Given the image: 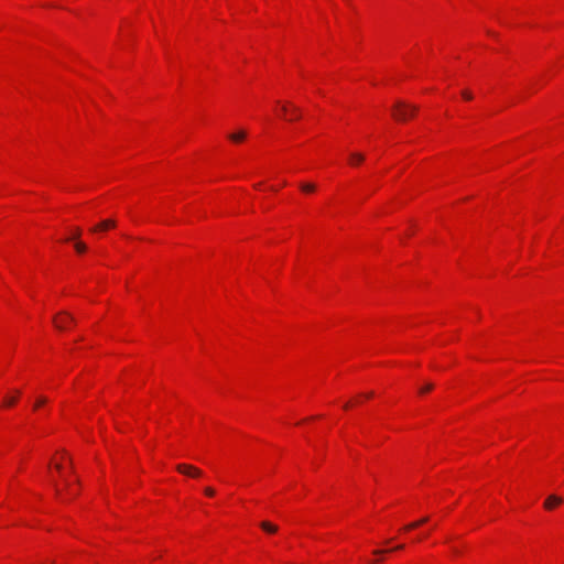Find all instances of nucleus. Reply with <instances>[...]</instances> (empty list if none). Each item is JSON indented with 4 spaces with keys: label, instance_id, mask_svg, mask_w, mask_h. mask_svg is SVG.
<instances>
[{
    "label": "nucleus",
    "instance_id": "obj_1",
    "mask_svg": "<svg viewBox=\"0 0 564 564\" xmlns=\"http://www.w3.org/2000/svg\"><path fill=\"white\" fill-rule=\"evenodd\" d=\"M417 106L398 100L392 108V116L398 121H405L417 112Z\"/></svg>",
    "mask_w": 564,
    "mask_h": 564
},
{
    "label": "nucleus",
    "instance_id": "obj_2",
    "mask_svg": "<svg viewBox=\"0 0 564 564\" xmlns=\"http://www.w3.org/2000/svg\"><path fill=\"white\" fill-rule=\"evenodd\" d=\"M53 323L57 329H66L69 324L75 323V318L67 312H61L53 318Z\"/></svg>",
    "mask_w": 564,
    "mask_h": 564
},
{
    "label": "nucleus",
    "instance_id": "obj_3",
    "mask_svg": "<svg viewBox=\"0 0 564 564\" xmlns=\"http://www.w3.org/2000/svg\"><path fill=\"white\" fill-rule=\"evenodd\" d=\"M176 469L178 473L193 478L200 477L203 474V471L199 468L188 464H180L176 466Z\"/></svg>",
    "mask_w": 564,
    "mask_h": 564
},
{
    "label": "nucleus",
    "instance_id": "obj_4",
    "mask_svg": "<svg viewBox=\"0 0 564 564\" xmlns=\"http://www.w3.org/2000/svg\"><path fill=\"white\" fill-rule=\"evenodd\" d=\"M563 502V499L556 495H550L544 501V508L546 510H553Z\"/></svg>",
    "mask_w": 564,
    "mask_h": 564
},
{
    "label": "nucleus",
    "instance_id": "obj_5",
    "mask_svg": "<svg viewBox=\"0 0 564 564\" xmlns=\"http://www.w3.org/2000/svg\"><path fill=\"white\" fill-rule=\"evenodd\" d=\"M115 226H116V221L113 219H106V220H102L101 223H99L94 228H91V231L96 232L98 230H106V229L112 228Z\"/></svg>",
    "mask_w": 564,
    "mask_h": 564
},
{
    "label": "nucleus",
    "instance_id": "obj_6",
    "mask_svg": "<svg viewBox=\"0 0 564 564\" xmlns=\"http://www.w3.org/2000/svg\"><path fill=\"white\" fill-rule=\"evenodd\" d=\"M260 527L263 531L268 532V533H275L278 532V527L271 522H268V521H262L260 523Z\"/></svg>",
    "mask_w": 564,
    "mask_h": 564
},
{
    "label": "nucleus",
    "instance_id": "obj_7",
    "mask_svg": "<svg viewBox=\"0 0 564 564\" xmlns=\"http://www.w3.org/2000/svg\"><path fill=\"white\" fill-rule=\"evenodd\" d=\"M427 521H429V517H424V518H422V519H420V520H417V521H414V522H412V523H410V524L405 525V527L403 528V530H404V531H409V530H412V529L419 528L420 525H422V524L426 523Z\"/></svg>",
    "mask_w": 564,
    "mask_h": 564
},
{
    "label": "nucleus",
    "instance_id": "obj_8",
    "mask_svg": "<svg viewBox=\"0 0 564 564\" xmlns=\"http://www.w3.org/2000/svg\"><path fill=\"white\" fill-rule=\"evenodd\" d=\"M364 160H365V156L361 153H351L350 158H349V161H350L351 164H359Z\"/></svg>",
    "mask_w": 564,
    "mask_h": 564
},
{
    "label": "nucleus",
    "instance_id": "obj_9",
    "mask_svg": "<svg viewBox=\"0 0 564 564\" xmlns=\"http://www.w3.org/2000/svg\"><path fill=\"white\" fill-rule=\"evenodd\" d=\"M245 138H246V132L245 131H239V132H236V133H231L229 135V139L232 140L234 142H240Z\"/></svg>",
    "mask_w": 564,
    "mask_h": 564
},
{
    "label": "nucleus",
    "instance_id": "obj_10",
    "mask_svg": "<svg viewBox=\"0 0 564 564\" xmlns=\"http://www.w3.org/2000/svg\"><path fill=\"white\" fill-rule=\"evenodd\" d=\"M301 189L305 193H312L315 191V185L312 183L301 184Z\"/></svg>",
    "mask_w": 564,
    "mask_h": 564
},
{
    "label": "nucleus",
    "instance_id": "obj_11",
    "mask_svg": "<svg viewBox=\"0 0 564 564\" xmlns=\"http://www.w3.org/2000/svg\"><path fill=\"white\" fill-rule=\"evenodd\" d=\"M74 247L78 253H84L87 250L86 245L80 241L76 242Z\"/></svg>",
    "mask_w": 564,
    "mask_h": 564
},
{
    "label": "nucleus",
    "instance_id": "obj_12",
    "mask_svg": "<svg viewBox=\"0 0 564 564\" xmlns=\"http://www.w3.org/2000/svg\"><path fill=\"white\" fill-rule=\"evenodd\" d=\"M46 402H47V399L45 397H43V395L39 397L34 404V409L40 408L41 405L45 404Z\"/></svg>",
    "mask_w": 564,
    "mask_h": 564
},
{
    "label": "nucleus",
    "instance_id": "obj_13",
    "mask_svg": "<svg viewBox=\"0 0 564 564\" xmlns=\"http://www.w3.org/2000/svg\"><path fill=\"white\" fill-rule=\"evenodd\" d=\"M403 549H404V545H403V544L397 545V546L394 547V550H403ZM389 551H390V550H388V551H383V550H376V551H373V554L378 555V554H382V553H386V552H389ZM391 551H393V549H392Z\"/></svg>",
    "mask_w": 564,
    "mask_h": 564
},
{
    "label": "nucleus",
    "instance_id": "obj_14",
    "mask_svg": "<svg viewBox=\"0 0 564 564\" xmlns=\"http://www.w3.org/2000/svg\"><path fill=\"white\" fill-rule=\"evenodd\" d=\"M291 111H292V113L294 115V119L300 118V116H301V111H300V109H299L296 106H293V105H292V106H291Z\"/></svg>",
    "mask_w": 564,
    "mask_h": 564
},
{
    "label": "nucleus",
    "instance_id": "obj_15",
    "mask_svg": "<svg viewBox=\"0 0 564 564\" xmlns=\"http://www.w3.org/2000/svg\"><path fill=\"white\" fill-rule=\"evenodd\" d=\"M15 401H17L15 397L7 398V399H4V405L11 406V405H13L15 403Z\"/></svg>",
    "mask_w": 564,
    "mask_h": 564
},
{
    "label": "nucleus",
    "instance_id": "obj_16",
    "mask_svg": "<svg viewBox=\"0 0 564 564\" xmlns=\"http://www.w3.org/2000/svg\"><path fill=\"white\" fill-rule=\"evenodd\" d=\"M432 389H433V384H432V383H427L426 386H424V387L420 390V392H421V393H425V392L431 391Z\"/></svg>",
    "mask_w": 564,
    "mask_h": 564
},
{
    "label": "nucleus",
    "instance_id": "obj_17",
    "mask_svg": "<svg viewBox=\"0 0 564 564\" xmlns=\"http://www.w3.org/2000/svg\"><path fill=\"white\" fill-rule=\"evenodd\" d=\"M463 97L466 99V100H471L473 99V94L468 90H464L462 93Z\"/></svg>",
    "mask_w": 564,
    "mask_h": 564
},
{
    "label": "nucleus",
    "instance_id": "obj_18",
    "mask_svg": "<svg viewBox=\"0 0 564 564\" xmlns=\"http://www.w3.org/2000/svg\"><path fill=\"white\" fill-rule=\"evenodd\" d=\"M205 494L209 497H213L215 495V490L212 487L205 488Z\"/></svg>",
    "mask_w": 564,
    "mask_h": 564
},
{
    "label": "nucleus",
    "instance_id": "obj_19",
    "mask_svg": "<svg viewBox=\"0 0 564 564\" xmlns=\"http://www.w3.org/2000/svg\"><path fill=\"white\" fill-rule=\"evenodd\" d=\"M291 106H292L291 104H285V105H283V106H282V108H281L282 113H286V112H288V110H289V107L291 108Z\"/></svg>",
    "mask_w": 564,
    "mask_h": 564
},
{
    "label": "nucleus",
    "instance_id": "obj_20",
    "mask_svg": "<svg viewBox=\"0 0 564 564\" xmlns=\"http://www.w3.org/2000/svg\"><path fill=\"white\" fill-rule=\"evenodd\" d=\"M79 236H80V229L77 228L75 230V234H74L73 238L75 239V238H78Z\"/></svg>",
    "mask_w": 564,
    "mask_h": 564
},
{
    "label": "nucleus",
    "instance_id": "obj_21",
    "mask_svg": "<svg viewBox=\"0 0 564 564\" xmlns=\"http://www.w3.org/2000/svg\"><path fill=\"white\" fill-rule=\"evenodd\" d=\"M55 467H56L57 470L62 469V465L61 464H56Z\"/></svg>",
    "mask_w": 564,
    "mask_h": 564
},
{
    "label": "nucleus",
    "instance_id": "obj_22",
    "mask_svg": "<svg viewBox=\"0 0 564 564\" xmlns=\"http://www.w3.org/2000/svg\"><path fill=\"white\" fill-rule=\"evenodd\" d=\"M372 395H373L372 392H369V393L366 394L367 398H371Z\"/></svg>",
    "mask_w": 564,
    "mask_h": 564
},
{
    "label": "nucleus",
    "instance_id": "obj_23",
    "mask_svg": "<svg viewBox=\"0 0 564 564\" xmlns=\"http://www.w3.org/2000/svg\"><path fill=\"white\" fill-rule=\"evenodd\" d=\"M54 487H55V491H56V494H57V495H59V489L57 488V486H56V485H54Z\"/></svg>",
    "mask_w": 564,
    "mask_h": 564
}]
</instances>
